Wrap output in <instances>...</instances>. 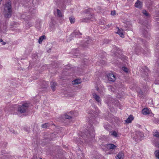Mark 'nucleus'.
Returning a JSON list of instances; mask_svg holds the SVG:
<instances>
[{
  "instance_id": "393cba45",
  "label": "nucleus",
  "mask_w": 159,
  "mask_h": 159,
  "mask_svg": "<svg viewBox=\"0 0 159 159\" xmlns=\"http://www.w3.org/2000/svg\"><path fill=\"white\" fill-rule=\"evenodd\" d=\"M100 62H101V65L102 66V65H104L105 64V62L103 61H100L99 62H98L97 64L98 65H99V63H100Z\"/></svg>"
},
{
  "instance_id": "4c0bfd02",
  "label": "nucleus",
  "mask_w": 159,
  "mask_h": 159,
  "mask_svg": "<svg viewBox=\"0 0 159 159\" xmlns=\"http://www.w3.org/2000/svg\"><path fill=\"white\" fill-rule=\"evenodd\" d=\"M107 154H111V153H108V152H107Z\"/></svg>"
},
{
  "instance_id": "4468645a",
  "label": "nucleus",
  "mask_w": 159,
  "mask_h": 159,
  "mask_svg": "<svg viewBox=\"0 0 159 159\" xmlns=\"http://www.w3.org/2000/svg\"><path fill=\"white\" fill-rule=\"evenodd\" d=\"M116 33L119 34L120 37L122 38H124L125 36L123 33V30L122 29H120L118 28V31Z\"/></svg>"
},
{
  "instance_id": "a878e982",
  "label": "nucleus",
  "mask_w": 159,
  "mask_h": 159,
  "mask_svg": "<svg viewBox=\"0 0 159 159\" xmlns=\"http://www.w3.org/2000/svg\"><path fill=\"white\" fill-rule=\"evenodd\" d=\"M122 70L126 73H128L129 72V69L126 67H123L122 68Z\"/></svg>"
},
{
  "instance_id": "4be33fe9",
  "label": "nucleus",
  "mask_w": 159,
  "mask_h": 159,
  "mask_svg": "<svg viewBox=\"0 0 159 159\" xmlns=\"http://www.w3.org/2000/svg\"><path fill=\"white\" fill-rule=\"evenodd\" d=\"M155 157L158 159H159V151L157 150L154 152Z\"/></svg>"
},
{
  "instance_id": "7ed1b4c3",
  "label": "nucleus",
  "mask_w": 159,
  "mask_h": 159,
  "mask_svg": "<svg viewBox=\"0 0 159 159\" xmlns=\"http://www.w3.org/2000/svg\"><path fill=\"white\" fill-rule=\"evenodd\" d=\"M135 136L133 137L136 141H139L141 140V139L144 137L143 133L139 131H137L135 133Z\"/></svg>"
},
{
  "instance_id": "f8f14e48",
  "label": "nucleus",
  "mask_w": 159,
  "mask_h": 159,
  "mask_svg": "<svg viewBox=\"0 0 159 159\" xmlns=\"http://www.w3.org/2000/svg\"><path fill=\"white\" fill-rule=\"evenodd\" d=\"M151 112V111L147 108L143 109L142 110V113L144 115H147L149 114Z\"/></svg>"
},
{
  "instance_id": "423d86ee",
  "label": "nucleus",
  "mask_w": 159,
  "mask_h": 159,
  "mask_svg": "<svg viewBox=\"0 0 159 159\" xmlns=\"http://www.w3.org/2000/svg\"><path fill=\"white\" fill-rule=\"evenodd\" d=\"M108 80L110 81H114L116 80L115 75L112 73H109L107 75Z\"/></svg>"
},
{
  "instance_id": "aec40b11",
  "label": "nucleus",
  "mask_w": 159,
  "mask_h": 159,
  "mask_svg": "<svg viewBox=\"0 0 159 159\" xmlns=\"http://www.w3.org/2000/svg\"><path fill=\"white\" fill-rule=\"evenodd\" d=\"M57 15L58 17H62L63 16V14L61 12V11L59 9H57Z\"/></svg>"
},
{
  "instance_id": "a19ab883",
  "label": "nucleus",
  "mask_w": 159,
  "mask_h": 159,
  "mask_svg": "<svg viewBox=\"0 0 159 159\" xmlns=\"http://www.w3.org/2000/svg\"><path fill=\"white\" fill-rule=\"evenodd\" d=\"M96 111L97 112V110L96 109Z\"/></svg>"
},
{
  "instance_id": "c756f323",
  "label": "nucleus",
  "mask_w": 159,
  "mask_h": 159,
  "mask_svg": "<svg viewBox=\"0 0 159 159\" xmlns=\"http://www.w3.org/2000/svg\"><path fill=\"white\" fill-rule=\"evenodd\" d=\"M33 25L32 24V23H31L30 24L29 23H27L26 25V26L28 27H31Z\"/></svg>"
},
{
  "instance_id": "7c9ffc66",
  "label": "nucleus",
  "mask_w": 159,
  "mask_h": 159,
  "mask_svg": "<svg viewBox=\"0 0 159 159\" xmlns=\"http://www.w3.org/2000/svg\"><path fill=\"white\" fill-rule=\"evenodd\" d=\"M111 14L112 15H114L116 14V12L115 11H111Z\"/></svg>"
},
{
  "instance_id": "f03ea898",
  "label": "nucleus",
  "mask_w": 159,
  "mask_h": 159,
  "mask_svg": "<svg viewBox=\"0 0 159 159\" xmlns=\"http://www.w3.org/2000/svg\"><path fill=\"white\" fill-rule=\"evenodd\" d=\"M29 106V104L27 103H25L21 106H17V110L18 112H20L21 113H25Z\"/></svg>"
},
{
  "instance_id": "39448f33",
  "label": "nucleus",
  "mask_w": 159,
  "mask_h": 159,
  "mask_svg": "<svg viewBox=\"0 0 159 159\" xmlns=\"http://www.w3.org/2000/svg\"><path fill=\"white\" fill-rule=\"evenodd\" d=\"M114 100L115 99H114L111 98L110 96L108 95L105 98L104 101L109 106L111 102L113 103Z\"/></svg>"
},
{
  "instance_id": "72a5a7b5",
  "label": "nucleus",
  "mask_w": 159,
  "mask_h": 159,
  "mask_svg": "<svg viewBox=\"0 0 159 159\" xmlns=\"http://www.w3.org/2000/svg\"><path fill=\"white\" fill-rule=\"evenodd\" d=\"M119 95V94H118V95H117L116 96V97L119 98H121L122 97V96H120Z\"/></svg>"
},
{
  "instance_id": "dca6fc26",
  "label": "nucleus",
  "mask_w": 159,
  "mask_h": 159,
  "mask_svg": "<svg viewBox=\"0 0 159 159\" xmlns=\"http://www.w3.org/2000/svg\"><path fill=\"white\" fill-rule=\"evenodd\" d=\"M50 84L52 90L54 91L55 90V87L57 85L56 83L55 82H52Z\"/></svg>"
},
{
  "instance_id": "b1692460",
  "label": "nucleus",
  "mask_w": 159,
  "mask_h": 159,
  "mask_svg": "<svg viewBox=\"0 0 159 159\" xmlns=\"http://www.w3.org/2000/svg\"><path fill=\"white\" fill-rule=\"evenodd\" d=\"M73 34H74L75 35V36L82 35V34L79 32V31H76L74 32L73 33Z\"/></svg>"
},
{
  "instance_id": "412c9836",
  "label": "nucleus",
  "mask_w": 159,
  "mask_h": 159,
  "mask_svg": "<svg viewBox=\"0 0 159 159\" xmlns=\"http://www.w3.org/2000/svg\"><path fill=\"white\" fill-rule=\"evenodd\" d=\"M111 135L114 137L116 138L118 137V135L117 132L115 131H112L111 132Z\"/></svg>"
},
{
  "instance_id": "2eb2a0df",
  "label": "nucleus",
  "mask_w": 159,
  "mask_h": 159,
  "mask_svg": "<svg viewBox=\"0 0 159 159\" xmlns=\"http://www.w3.org/2000/svg\"><path fill=\"white\" fill-rule=\"evenodd\" d=\"M134 118L132 115H130L127 118V119L125 120V121L127 124H129L131 122V121L134 120Z\"/></svg>"
},
{
  "instance_id": "c03bdc74",
  "label": "nucleus",
  "mask_w": 159,
  "mask_h": 159,
  "mask_svg": "<svg viewBox=\"0 0 159 159\" xmlns=\"http://www.w3.org/2000/svg\"><path fill=\"white\" fill-rule=\"evenodd\" d=\"M40 159H42L41 158H40Z\"/></svg>"
},
{
  "instance_id": "58836bf2",
  "label": "nucleus",
  "mask_w": 159,
  "mask_h": 159,
  "mask_svg": "<svg viewBox=\"0 0 159 159\" xmlns=\"http://www.w3.org/2000/svg\"><path fill=\"white\" fill-rule=\"evenodd\" d=\"M145 75H146L147 76V75L148 74L146 73Z\"/></svg>"
},
{
  "instance_id": "6ab92c4d",
  "label": "nucleus",
  "mask_w": 159,
  "mask_h": 159,
  "mask_svg": "<svg viewBox=\"0 0 159 159\" xmlns=\"http://www.w3.org/2000/svg\"><path fill=\"white\" fill-rule=\"evenodd\" d=\"M153 135L154 136L159 138V133L156 130H154L153 131Z\"/></svg>"
},
{
  "instance_id": "0eeeda50",
  "label": "nucleus",
  "mask_w": 159,
  "mask_h": 159,
  "mask_svg": "<svg viewBox=\"0 0 159 159\" xmlns=\"http://www.w3.org/2000/svg\"><path fill=\"white\" fill-rule=\"evenodd\" d=\"M92 95L93 98L98 103H100L101 102V99L100 97L95 93H93Z\"/></svg>"
},
{
  "instance_id": "79ce46f5",
  "label": "nucleus",
  "mask_w": 159,
  "mask_h": 159,
  "mask_svg": "<svg viewBox=\"0 0 159 159\" xmlns=\"http://www.w3.org/2000/svg\"><path fill=\"white\" fill-rule=\"evenodd\" d=\"M116 102H117V101L116 100Z\"/></svg>"
},
{
  "instance_id": "20e7f679",
  "label": "nucleus",
  "mask_w": 159,
  "mask_h": 159,
  "mask_svg": "<svg viewBox=\"0 0 159 159\" xmlns=\"http://www.w3.org/2000/svg\"><path fill=\"white\" fill-rule=\"evenodd\" d=\"M87 15L86 16L85 18H84L83 20L84 21H88L89 20L93 21L95 19V17L94 16L93 14L89 13H88L86 12Z\"/></svg>"
},
{
  "instance_id": "473e14b6",
  "label": "nucleus",
  "mask_w": 159,
  "mask_h": 159,
  "mask_svg": "<svg viewBox=\"0 0 159 159\" xmlns=\"http://www.w3.org/2000/svg\"><path fill=\"white\" fill-rule=\"evenodd\" d=\"M43 84H46V85H45L44 86H43V88H46L47 86V85L48 84V83H47L46 82H43Z\"/></svg>"
},
{
  "instance_id": "6e6552de",
  "label": "nucleus",
  "mask_w": 159,
  "mask_h": 159,
  "mask_svg": "<svg viewBox=\"0 0 159 159\" xmlns=\"http://www.w3.org/2000/svg\"><path fill=\"white\" fill-rule=\"evenodd\" d=\"M116 159H123L124 158V155L122 152H119L116 157Z\"/></svg>"
},
{
  "instance_id": "2f4dec72",
  "label": "nucleus",
  "mask_w": 159,
  "mask_h": 159,
  "mask_svg": "<svg viewBox=\"0 0 159 159\" xmlns=\"http://www.w3.org/2000/svg\"><path fill=\"white\" fill-rule=\"evenodd\" d=\"M0 42L1 43L2 42V44L3 45H5L6 44V43L5 42H3V40L2 39H0Z\"/></svg>"
},
{
  "instance_id": "9d476101",
  "label": "nucleus",
  "mask_w": 159,
  "mask_h": 159,
  "mask_svg": "<svg viewBox=\"0 0 159 159\" xmlns=\"http://www.w3.org/2000/svg\"><path fill=\"white\" fill-rule=\"evenodd\" d=\"M90 131H89V135L91 138H94L95 137V132L93 127L91 126Z\"/></svg>"
},
{
  "instance_id": "f3484780",
  "label": "nucleus",
  "mask_w": 159,
  "mask_h": 159,
  "mask_svg": "<svg viewBox=\"0 0 159 159\" xmlns=\"http://www.w3.org/2000/svg\"><path fill=\"white\" fill-rule=\"evenodd\" d=\"M81 81L79 79H76L72 81V84H79L81 83Z\"/></svg>"
},
{
  "instance_id": "f704fd0d",
  "label": "nucleus",
  "mask_w": 159,
  "mask_h": 159,
  "mask_svg": "<svg viewBox=\"0 0 159 159\" xmlns=\"http://www.w3.org/2000/svg\"><path fill=\"white\" fill-rule=\"evenodd\" d=\"M156 146L159 148V142L157 143Z\"/></svg>"
},
{
  "instance_id": "a211bd4d",
  "label": "nucleus",
  "mask_w": 159,
  "mask_h": 159,
  "mask_svg": "<svg viewBox=\"0 0 159 159\" xmlns=\"http://www.w3.org/2000/svg\"><path fill=\"white\" fill-rule=\"evenodd\" d=\"M46 39V37L45 35H42L39 38V43L40 44L42 43L43 39Z\"/></svg>"
},
{
  "instance_id": "e433bc0d",
  "label": "nucleus",
  "mask_w": 159,
  "mask_h": 159,
  "mask_svg": "<svg viewBox=\"0 0 159 159\" xmlns=\"http://www.w3.org/2000/svg\"><path fill=\"white\" fill-rule=\"evenodd\" d=\"M66 6H64V7H63V9H65V8H66Z\"/></svg>"
},
{
  "instance_id": "ea45409f",
  "label": "nucleus",
  "mask_w": 159,
  "mask_h": 159,
  "mask_svg": "<svg viewBox=\"0 0 159 159\" xmlns=\"http://www.w3.org/2000/svg\"><path fill=\"white\" fill-rule=\"evenodd\" d=\"M91 10V9H89V11H90Z\"/></svg>"
},
{
  "instance_id": "5701e85b",
  "label": "nucleus",
  "mask_w": 159,
  "mask_h": 159,
  "mask_svg": "<svg viewBox=\"0 0 159 159\" xmlns=\"http://www.w3.org/2000/svg\"><path fill=\"white\" fill-rule=\"evenodd\" d=\"M70 21L71 23H74L75 19L74 17L71 16L69 18Z\"/></svg>"
},
{
  "instance_id": "37998d69",
  "label": "nucleus",
  "mask_w": 159,
  "mask_h": 159,
  "mask_svg": "<svg viewBox=\"0 0 159 159\" xmlns=\"http://www.w3.org/2000/svg\"><path fill=\"white\" fill-rule=\"evenodd\" d=\"M89 113H90V114L92 113V112Z\"/></svg>"
},
{
  "instance_id": "9b49d317",
  "label": "nucleus",
  "mask_w": 159,
  "mask_h": 159,
  "mask_svg": "<svg viewBox=\"0 0 159 159\" xmlns=\"http://www.w3.org/2000/svg\"><path fill=\"white\" fill-rule=\"evenodd\" d=\"M107 148L108 149L114 150L116 148V146L114 144L109 143L107 145Z\"/></svg>"
},
{
  "instance_id": "bb28decb",
  "label": "nucleus",
  "mask_w": 159,
  "mask_h": 159,
  "mask_svg": "<svg viewBox=\"0 0 159 159\" xmlns=\"http://www.w3.org/2000/svg\"><path fill=\"white\" fill-rule=\"evenodd\" d=\"M49 125V124L48 123H45L44 124H43L42 125V127L43 128H46L48 127Z\"/></svg>"
},
{
  "instance_id": "c85d7f7f",
  "label": "nucleus",
  "mask_w": 159,
  "mask_h": 159,
  "mask_svg": "<svg viewBox=\"0 0 159 159\" xmlns=\"http://www.w3.org/2000/svg\"><path fill=\"white\" fill-rule=\"evenodd\" d=\"M64 117L65 118L67 119H70L71 118V117L70 116H68V115H67L66 114H65L64 115Z\"/></svg>"
},
{
  "instance_id": "f257e3e1",
  "label": "nucleus",
  "mask_w": 159,
  "mask_h": 159,
  "mask_svg": "<svg viewBox=\"0 0 159 159\" xmlns=\"http://www.w3.org/2000/svg\"><path fill=\"white\" fill-rule=\"evenodd\" d=\"M11 6L10 2H7L5 4L4 8L5 16L7 18L10 17L11 15Z\"/></svg>"
},
{
  "instance_id": "1a4fd4ad",
  "label": "nucleus",
  "mask_w": 159,
  "mask_h": 159,
  "mask_svg": "<svg viewBox=\"0 0 159 159\" xmlns=\"http://www.w3.org/2000/svg\"><path fill=\"white\" fill-rule=\"evenodd\" d=\"M95 89L98 92V93L101 95H104L105 92V89L104 88L99 89L98 86H96Z\"/></svg>"
},
{
  "instance_id": "cd10ccee",
  "label": "nucleus",
  "mask_w": 159,
  "mask_h": 159,
  "mask_svg": "<svg viewBox=\"0 0 159 159\" xmlns=\"http://www.w3.org/2000/svg\"><path fill=\"white\" fill-rule=\"evenodd\" d=\"M142 12L144 15L146 16H148V14L147 12V11L145 10H143L142 11Z\"/></svg>"
},
{
  "instance_id": "c9c22d12",
  "label": "nucleus",
  "mask_w": 159,
  "mask_h": 159,
  "mask_svg": "<svg viewBox=\"0 0 159 159\" xmlns=\"http://www.w3.org/2000/svg\"><path fill=\"white\" fill-rule=\"evenodd\" d=\"M139 93L142 94L143 93V92L141 91H140L139 92Z\"/></svg>"
},
{
  "instance_id": "ddd939ff",
  "label": "nucleus",
  "mask_w": 159,
  "mask_h": 159,
  "mask_svg": "<svg viewBox=\"0 0 159 159\" xmlns=\"http://www.w3.org/2000/svg\"><path fill=\"white\" fill-rule=\"evenodd\" d=\"M135 7L137 8H140L142 6V3L139 0H137L134 5Z\"/></svg>"
}]
</instances>
